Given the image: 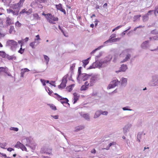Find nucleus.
Returning <instances> with one entry per match:
<instances>
[{"label": "nucleus", "instance_id": "774afa93", "mask_svg": "<svg viewBox=\"0 0 158 158\" xmlns=\"http://www.w3.org/2000/svg\"><path fill=\"white\" fill-rule=\"evenodd\" d=\"M91 152L92 153L95 154L96 153V151L95 149L94 148L91 151Z\"/></svg>", "mask_w": 158, "mask_h": 158}, {"label": "nucleus", "instance_id": "69168bd1", "mask_svg": "<svg viewBox=\"0 0 158 158\" xmlns=\"http://www.w3.org/2000/svg\"><path fill=\"white\" fill-rule=\"evenodd\" d=\"M49 13H48V14H45V13H42V15L44 16L45 18H46V19H47L48 16V15L49 14Z\"/></svg>", "mask_w": 158, "mask_h": 158}, {"label": "nucleus", "instance_id": "6e6552de", "mask_svg": "<svg viewBox=\"0 0 158 158\" xmlns=\"http://www.w3.org/2000/svg\"><path fill=\"white\" fill-rule=\"evenodd\" d=\"M6 43L7 45L10 46L11 48L13 50L16 48L17 44V42L14 40H8Z\"/></svg>", "mask_w": 158, "mask_h": 158}, {"label": "nucleus", "instance_id": "a18cd8bd", "mask_svg": "<svg viewBox=\"0 0 158 158\" xmlns=\"http://www.w3.org/2000/svg\"><path fill=\"white\" fill-rule=\"evenodd\" d=\"M6 54L4 52L0 51V56L4 58L5 57V55H6Z\"/></svg>", "mask_w": 158, "mask_h": 158}, {"label": "nucleus", "instance_id": "4c0bfd02", "mask_svg": "<svg viewBox=\"0 0 158 158\" xmlns=\"http://www.w3.org/2000/svg\"><path fill=\"white\" fill-rule=\"evenodd\" d=\"M10 12L12 13L14 15H18L19 14V12L18 11L16 10H15V11H14L13 10H10Z\"/></svg>", "mask_w": 158, "mask_h": 158}, {"label": "nucleus", "instance_id": "a19ab883", "mask_svg": "<svg viewBox=\"0 0 158 158\" xmlns=\"http://www.w3.org/2000/svg\"><path fill=\"white\" fill-rule=\"evenodd\" d=\"M75 64H76L75 63L73 64L70 67V69L71 72L72 73L73 72V69H74L75 67Z\"/></svg>", "mask_w": 158, "mask_h": 158}, {"label": "nucleus", "instance_id": "58836bf2", "mask_svg": "<svg viewBox=\"0 0 158 158\" xmlns=\"http://www.w3.org/2000/svg\"><path fill=\"white\" fill-rule=\"evenodd\" d=\"M116 37V35L115 34H113L110 36V40H119L118 38H115Z\"/></svg>", "mask_w": 158, "mask_h": 158}, {"label": "nucleus", "instance_id": "c756f323", "mask_svg": "<svg viewBox=\"0 0 158 158\" xmlns=\"http://www.w3.org/2000/svg\"><path fill=\"white\" fill-rule=\"evenodd\" d=\"M82 116L83 118L87 120H89V114H83L82 115Z\"/></svg>", "mask_w": 158, "mask_h": 158}, {"label": "nucleus", "instance_id": "f257e3e1", "mask_svg": "<svg viewBox=\"0 0 158 158\" xmlns=\"http://www.w3.org/2000/svg\"><path fill=\"white\" fill-rule=\"evenodd\" d=\"M131 51L130 49H125L122 52L119 56L120 57H124L126 56L125 58L121 61V63H123L128 60L131 57V55L129 53Z\"/></svg>", "mask_w": 158, "mask_h": 158}, {"label": "nucleus", "instance_id": "4be33fe9", "mask_svg": "<svg viewBox=\"0 0 158 158\" xmlns=\"http://www.w3.org/2000/svg\"><path fill=\"white\" fill-rule=\"evenodd\" d=\"M101 63L102 62H101L100 60L99 61H98V60H96L95 62L94 63V64L95 67H102V64Z\"/></svg>", "mask_w": 158, "mask_h": 158}, {"label": "nucleus", "instance_id": "bf43d9fd", "mask_svg": "<svg viewBox=\"0 0 158 158\" xmlns=\"http://www.w3.org/2000/svg\"><path fill=\"white\" fill-rule=\"evenodd\" d=\"M5 68L3 67H0V72H5Z\"/></svg>", "mask_w": 158, "mask_h": 158}, {"label": "nucleus", "instance_id": "603ef678", "mask_svg": "<svg viewBox=\"0 0 158 158\" xmlns=\"http://www.w3.org/2000/svg\"><path fill=\"white\" fill-rule=\"evenodd\" d=\"M102 52H100L99 53V54L96 56L95 58V60H98V59L102 55Z\"/></svg>", "mask_w": 158, "mask_h": 158}, {"label": "nucleus", "instance_id": "09e8293b", "mask_svg": "<svg viewBox=\"0 0 158 158\" xmlns=\"http://www.w3.org/2000/svg\"><path fill=\"white\" fill-rule=\"evenodd\" d=\"M74 96V98L77 99H78V98L79 96L78 95V94L76 93H75L73 94Z\"/></svg>", "mask_w": 158, "mask_h": 158}, {"label": "nucleus", "instance_id": "393cba45", "mask_svg": "<svg viewBox=\"0 0 158 158\" xmlns=\"http://www.w3.org/2000/svg\"><path fill=\"white\" fill-rule=\"evenodd\" d=\"M9 33L12 34H15V28L13 26H10V29L9 30Z\"/></svg>", "mask_w": 158, "mask_h": 158}, {"label": "nucleus", "instance_id": "8fccbe9b", "mask_svg": "<svg viewBox=\"0 0 158 158\" xmlns=\"http://www.w3.org/2000/svg\"><path fill=\"white\" fill-rule=\"evenodd\" d=\"M66 89L69 92L71 91L72 90V88L71 86L69 85V86H67L66 88Z\"/></svg>", "mask_w": 158, "mask_h": 158}, {"label": "nucleus", "instance_id": "3c124183", "mask_svg": "<svg viewBox=\"0 0 158 158\" xmlns=\"http://www.w3.org/2000/svg\"><path fill=\"white\" fill-rule=\"evenodd\" d=\"M101 114H103V115H107L108 114V112L106 111H102V110H101Z\"/></svg>", "mask_w": 158, "mask_h": 158}, {"label": "nucleus", "instance_id": "cd10ccee", "mask_svg": "<svg viewBox=\"0 0 158 158\" xmlns=\"http://www.w3.org/2000/svg\"><path fill=\"white\" fill-rule=\"evenodd\" d=\"M101 110H99L97 111L96 113H95L94 116V118H97L101 114Z\"/></svg>", "mask_w": 158, "mask_h": 158}, {"label": "nucleus", "instance_id": "de8ad7c7", "mask_svg": "<svg viewBox=\"0 0 158 158\" xmlns=\"http://www.w3.org/2000/svg\"><path fill=\"white\" fill-rule=\"evenodd\" d=\"M129 106H126L122 108L123 110H129V111H131L132 110V109H129Z\"/></svg>", "mask_w": 158, "mask_h": 158}, {"label": "nucleus", "instance_id": "49530a36", "mask_svg": "<svg viewBox=\"0 0 158 158\" xmlns=\"http://www.w3.org/2000/svg\"><path fill=\"white\" fill-rule=\"evenodd\" d=\"M21 25V23L19 21H17L15 23V27H20Z\"/></svg>", "mask_w": 158, "mask_h": 158}, {"label": "nucleus", "instance_id": "ea45409f", "mask_svg": "<svg viewBox=\"0 0 158 158\" xmlns=\"http://www.w3.org/2000/svg\"><path fill=\"white\" fill-rule=\"evenodd\" d=\"M82 69V67H80L78 68V76L77 77V79H78V77L80 76L82 74L81 73V69Z\"/></svg>", "mask_w": 158, "mask_h": 158}, {"label": "nucleus", "instance_id": "423d86ee", "mask_svg": "<svg viewBox=\"0 0 158 158\" xmlns=\"http://www.w3.org/2000/svg\"><path fill=\"white\" fill-rule=\"evenodd\" d=\"M47 20L49 23L52 24H55V21H57L58 20V18L56 17L54 15H52L51 14H49L48 16Z\"/></svg>", "mask_w": 158, "mask_h": 158}, {"label": "nucleus", "instance_id": "72a5a7b5", "mask_svg": "<svg viewBox=\"0 0 158 158\" xmlns=\"http://www.w3.org/2000/svg\"><path fill=\"white\" fill-rule=\"evenodd\" d=\"M103 47V46H101L99 47L98 48L95 49L93 50L91 53L90 54L91 55H92L96 51H97L98 50H99L101 48Z\"/></svg>", "mask_w": 158, "mask_h": 158}, {"label": "nucleus", "instance_id": "5701e85b", "mask_svg": "<svg viewBox=\"0 0 158 158\" xmlns=\"http://www.w3.org/2000/svg\"><path fill=\"white\" fill-rule=\"evenodd\" d=\"M4 58H7L9 60H12L13 59L15 60L16 59V57L15 56H10L7 54L5 55Z\"/></svg>", "mask_w": 158, "mask_h": 158}, {"label": "nucleus", "instance_id": "e2e57ef3", "mask_svg": "<svg viewBox=\"0 0 158 158\" xmlns=\"http://www.w3.org/2000/svg\"><path fill=\"white\" fill-rule=\"evenodd\" d=\"M95 67L93 65H91L88 68H87V69H94L95 68Z\"/></svg>", "mask_w": 158, "mask_h": 158}, {"label": "nucleus", "instance_id": "c85d7f7f", "mask_svg": "<svg viewBox=\"0 0 158 158\" xmlns=\"http://www.w3.org/2000/svg\"><path fill=\"white\" fill-rule=\"evenodd\" d=\"M44 57L45 60V61L46 62V64L47 65H48V64L49 58L48 56L44 55Z\"/></svg>", "mask_w": 158, "mask_h": 158}, {"label": "nucleus", "instance_id": "0e129e2a", "mask_svg": "<svg viewBox=\"0 0 158 158\" xmlns=\"http://www.w3.org/2000/svg\"><path fill=\"white\" fill-rule=\"evenodd\" d=\"M7 150L8 151L11 152L12 151H14V149L12 148H9L7 149Z\"/></svg>", "mask_w": 158, "mask_h": 158}, {"label": "nucleus", "instance_id": "ddd939ff", "mask_svg": "<svg viewBox=\"0 0 158 158\" xmlns=\"http://www.w3.org/2000/svg\"><path fill=\"white\" fill-rule=\"evenodd\" d=\"M145 134L143 133V132H139L137 135V140L139 142H140L141 140L144 137Z\"/></svg>", "mask_w": 158, "mask_h": 158}, {"label": "nucleus", "instance_id": "b1692460", "mask_svg": "<svg viewBox=\"0 0 158 158\" xmlns=\"http://www.w3.org/2000/svg\"><path fill=\"white\" fill-rule=\"evenodd\" d=\"M6 24L7 25H10L14 23V22L9 18H6Z\"/></svg>", "mask_w": 158, "mask_h": 158}, {"label": "nucleus", "instance_id": "4d7b16f0", "mask_svg": "<svg viewBox=\"0 0 158 158\" xmlns=\"http://www.w3.org/2000/svg\"><path fill=\"white\" fill-rule=\"evenodd\" d=\"M40 81L43 84V85L44 86H45L46 85L45 80L43 79H41Z\"/></svg>", "mask_w": 158, "mask_h": 158}, {"label": "nucleus", "instance_id": "20e7f679", "mask_svg": "<svg viewBox=\"0 0 158 158\" xmlns=\"http://www.w3.org/2000/svg\"><path fill=\"white\" fill-rule=\"evenodd\" d=\"M54 95H56V96L54 97L53 95H52V96L58 101H60L61 103L62 104L67 103L69 106L70 105L69 104L68 102L69 101L67 98H62L61 96L56 93H54Z\"/></svg>", "mask_w": 158, "mask_h": 158}, {"label": "nucleus", "instance_id": "052dcab7", "mask_svg": "<svg viewBox=\"0 0 158 158\" xmlns=\"http://www.w3.org/2000/svg\"><path fill=\"white\" fill-rule=\"evenodd\" d=\"M51 117H53L55 119H58V118L59 116L58 115H51Z\"/></svg>", "mask_w": 158, "mask_h": 158}, {"label": "nucleus", "instance_id": "13d9d810", "mask_svg": "<svg viewBox=\"0 0 158 158\" xmlns=\"http://www.w3.org/2000/svg\"><path fill=\"white\" fill-rule=\"evenodd\" d=\"M21 149L23 151H27V149L26 147L23 144V146H22Z\"/></svg>", "mask_w": 158, "mask_h": 158}, {"label": "nucleus", "instance_id": "338daca9", "mask_svg": "<svg viewBox=\"0 0 158 158\" xmlns=\"http://www.w3.org/2000/svg\"><path fill=\"white\" fill-rule=\"evenodd\" d=\"M37 1L40 3H43L45 2L46 0H37Z\"/></svg>", "mask_w": 158, "mask_h": 158}, {"label": "nucleus", "instance_id": "473e14b6", "mask_svg": "<svg viewBox=\"0 0 158 158\" xmlns=\"http://www.w3.org/2000/svg\"><path fill=\"white\" fill-rule=\"evenodd\" d=\"M33 15L34 17V19H35L38 20L40 19V17L37 13L34 14H33Z\"/></svg>", "mask_w": 158, "mask_h": 158}, {"label": "nucleus", "instance_id": "6e6d98bb", "mask_svg": "<svg viewBox=\"0 0 158 158\" xmlns=\"http://www.w3.org/2000/svg\"><path fill=\"white\" fill-rule=\"evenodd\" d=\"M21 71H23V72H24L25 73V72H28L30 71V70H29L27 68H25L23 69H22L21 70Z\"/></svg>", "mask_w": 158, "mask_h": 158}, {"label": "nucleus", "instance_id": "37998d69", "mask_svg": "<svg viewBox=\"0 0 158 158\" xmlns=\"http://www.w3.org/2000/svg\"><path fill=\"white\" fill-rule=\"evenodd\" d=\"M100 61L102 64V67L105 66L106 64L107 63V62L105 61V60L104 59V60H100Z\"/></svg>", "mask_w": 158, "mask_h": 158}, {"label": "nucleus", "instance_id": "2f4dec72", "mask_svg": "<svg viewBox=\"0 0 158 158\" xmlns=\"http://www.w3.org/2000/svg\"><path fill=\"white\" fill-rule=\"evenodd\" d=\"M23 145V144L19 141H18L17 142L15 146V147L16 148H21Z\"/></svg>", "mask_w": 158, "mask_h": 158}, {"label": "nucleus", "instance_id": "f8f14e48", "mask_svg": "<svg viewBox=\"0 0 158 158\" xmlns=\"http://www.w3.org/2000/svg\"><path fill=\"white\" fill-rule=\"evenodd\" d=\"M32 12V9L31 8L29 9L27 11V9L24 8L23 9L21 12H20V14H22L24 13H26L27 15H29Z\"/></svg>", "mask_w": 158, "mask_h": 158}, {"label": "nucleus", "instance_id": "9b49d317", "mask_svg": "<svg viewBox=\"0 0 158 158\" xmlns=\"http://www.w3.org/2000/svg\"><path fill=\"white\" fill-rule=\"evenodd\" d=\"M128 69L127 65L126 64H123L119 68L118 70L116 71V72L118 73L121 72H124Z\"/></svg>", "mask_w": 158, "mask_h": 158}, {"label": "nucleus", "instance_id": "412c9836", "mask_svg": "<svg viewBox=\"0 0 158 158\" xmlns=\"http://www.w3.org/2000/svg\"><path fill=\"white\" fill-rule=\"evenodd\" d=\"M121 84L122 86H125L127 85V79L126 78L122 77L121 79Z\"/></svg>", "mask_w": 158, "mask_h": 158}, {"label": "nucleus", "instance_id": "6ab92c4d", "mask_svg": "<svg viewBox=\"0 0 158 158\" xmlns=\"http://www.w3.org/2000/svg\"><path fill=\"white\" fill-rule=\"evenodd\" d=\"M81 75V79L83 81L86 80L89 77L91 76L90 75L87 74L86 73H82Z\"/></svg>", "mask_w": 158, "mask_h": 158}, {"label": "nucleus", "instance_id": "c03bdc74", "mask_svg": "<svg viewBox=\"0 0 158 158\" xmlns=\"http://www.w3.org/2000/svg\"><path fill=\"white\" fill-rule=\"evenodd\" d=\"M10 130L11 131H19V128L17 127H10Z\"/></svg>", "mask_w": 158, "mask_h": 158}, {"label": "nucleus", "instance_id": "7ed1b4c3", "mask_svg": "<svg viewBox=\"0 0 158 158\" xmlns=\"http://www.w3.org/2000/svg\"><path fill=\"white\" fill-rule=\"evenodd\" d=\"M25 0H20L17 3L11 4V7L13 9L19 11L20 8L23 6Z\"/></svg>", "mask_w": 158, "mask_h": 158}, {"label": "nucleus", "instance_id": "f3484780", "mask_svg": "<svg viewBox=\"0 0 158 158\" xmlns=\"http://www.w3.org/2000/svg\"><path fill=\"white\" fill-rule=\"evenodd\" d=\"M56 7L57 10H59L60 11L63 12L64 14H66V11L65 10L62 8V5L60 3L58 5H56Z\"/></svg>", "mask_w": 158, "mask_h": 158}, {"label": "nucleus", "instance_id": "79ce46f5", "mask_svg": "<svg viewBox=\"0 0 158 158\" xmlns=\"http://www.w3.org/2000/svg\"><path fill=\"white\" fill-rule=\"evenodd\" d=\"M88 87L87 86H86L84 85H83L81 87V91L85 90L88 88Z\"/></svg>", "mask_w": 158, "mask_h": 158}, {"label": "nucleus", "instance_id": "7c9ffc66", "mask_svg": "<svg viewBox=\"0 0 158 158\" xmlns=\"http://www.w3.org/2000/svg\"><path fill=\"white\" fill-rule=\"evenodd\" d=\"M112 58V56L111 55H109L108 56L106 57L105 58V61H107L108 63L110 62Z\"/></svg>", "mask_w": 158, "mask_h": 158}, {"label": "nucleus", "instance_id": "2eb2a0df", "mask_svg": "<svg viewBox=\"0 0 158 158\" xmlns=\"http://www.w3.org/2000/svg\"><path fill=\"white\" fill-rule=\"evenodd\" d=\"M150 46L149 45V41L146 40L144 41L141 44V47L143 49H146Z\"/></svg>", "mask_w": 158, "mask_h": 158}, {"label": "nucleus", "instance_id": "39448f33", "mask_svg": "<svg viewBox=\"0 0 158 158\" xmlns=\"http://www.w3.org/2000/svg\"><path fill=\"white\" fill-rule=\"evenodd\" d=\"M90 81V86H92L94 85L95 82L100 79V75L97 74L91 75Z\"/></svg>", "mask_w": 158, "mask_h": 158}, {"label": "nucleus", "instance_id": "f03ea898", "mask_svg": "<svg viewBox=\"0 0 158 158\" xmlns=\"http://www.w3.org/2000/svg\"><path fill=\"white\" fill-rule=\"evenodd\" d=\"M149 85L153 87H158V74H155L152 77V80L149 83Z\"/></svg>", "mask_w": 158, "mask_h": 158}, {"label": "nucleus", "instance_id": "aec40b11", "mask_svg": "<svg viewBox=\"0 0 158 158\" xmlns=\"http://www.w3.org/2000/svg\"><path fill=\"white\" fill-rule=\"evenodd\" d=\"M85 128V127L83 126H77L75 128L74 132H77L80 130L83 129Z\"/></svg>", "mask_w": 158, "mask_h": 158}, {"label": "nucleus", "instance_id": "864d4df0", "mask_svg": "<svg viewBox=\"0 0 158 158\" xmlns=\"http://www.w3.org/2000/svg\"><path fill=\"white\" fill-rule=\"evenodd\" d=\"M116 145V143L114 142H112L111 143H110L108 145H109V147H110L112 146H115Z\"/></svg>", "mask_w": 158, "mask_h": 158}, {"label": "nucleus", "instance_id": "e433bc0d", "mask_svg": "<svg viewBox=\"0 0 158 158\" xmlns=\"http://www.w3.org/2000/svg\"><path fill=\"white\" fill-rule=\"evenodd\" d=\"M48 105L50 108L52 110H56V107L53 104H49Z\"/></svg>", "mask_w": 158, "mask_h": 158}, {"label": "nucleus", "instance_id": "1a4fd4ad", "mask_svg": "<svg viewBox=\"0 0 158 158\" xmlns=\"http://www.w3.org/2000/svg\"><path fill=\"white\" fill-rule=\"evenodd\" d=\"M52 148L46 147H43L40 150V152L42 153H46L48 154H51Z\"/></svg>", "mask_w": 158, "mask_h": 158}, {"label": "nucleus", "instance_id": "c9c22d12", "mask_svg": "<svg viewBox=\"0 0 158 158\" xmlns=\"http://www.w3.org/2000/svg\"><path fill=\"white\" fill-rule=\"evenodd\" d=\"M7 143L5 142L3 143H1L0 142V147L3 149H5V147L7 145Z\"/></svg>", "mask_w": 158, "mask_h": 158}, {"label": "nucleus", "instance_id": "dca6fc26", "mask_svg": "<svg viewBox=\"0 0 158 158\" xmlns=\"http://www.w3.org/2000/svg\"><path fill=\"white\" fill-rule=\"evenodd\" d=\"M39 43V40H34V41L31 42L30 44V46L32 48H35Z\"/></svg>", "mask_w": 158, "mask_h": 158}, {"label": "nucleus", "instance_id": "a211bd4d", "mask_svg": "<svg viewBox=\"0 0 158 158\" xmlns=\"http://www.w3.org/2000/svg\"><path fill=\"white\" fill-rule=\"evenodd\" d=\"M116 40H107L104 43L103 47L104 46H108L111 45L113 42H116Z\"/></svg>", "mask_w": 158, "mask_h": 158}, {"label": "nucleus", "instance_id": "680f3d73", "mask_svg": "<svg viewBox=\"0 0 158 158\" xmlns=\"http://www.w3.org/2000/svg\"><path fill=\"white\" fill-rule=\"evenodd\" d=\"M141 16V15H136L134 16V18L135 19H137L139 18Z\"/></svg>", "mask_w": 158, "mask_h": 158}, {"label": "nucleus", "instance_id": "bb28decb", "mask_svg": "<svg viewBox=\"0 0 158 158\" xmlns=\"http://www.w3.org/2000/svg\"><path fill=\"white\" fill-rule=\"evenodd\" d=\"M45 89L48 92L49 94L50 95H51V94L53 93V91L50 89L48 87L45 86Z\"/></svg>", "mask_w": 158, "mask_h": 158}, {"label": "nucleus", "instance_id": "9d476101", "mask_svg": "<svg viewBox=\"0 0 158 158\" xmlns=\"http://www.w3.org/2000/svg\"><path fill=\"white\" fill-rule=\"evenodd\" d=\"M119 83L120 81L117 79H115L110 82V83L109 85L108 88H109V89L113 88L117 86Z\"/></svg>", "mask_w": 158, "mask_h": 158}, {"label": "nucleus", "instance_id": "5fc2aeb1", "mask_svg": "<svg viewBox=\"0 0 158 158\" xmlns=\"http://www.w3.org/2000/svg\"><path fill=\"white\" fill-rule=\"evenodd\" d=\"M5 36L4 34L2 33L0 31V39L4 38V37Z\"/></svg>", "mask_w": 158, "mask_h": 158}, {"label": "nucleus", "instance_id": "0eeeda50", "mask_svg": "<svg viewBox=\"0 0 158 158\" xmlns=\"http://www.w3.org/2000/svg\"><path fill=\"white\" fill-rule=\"evenodd\" d=\"M68 74L64 76L63 78L62 82L60 84L58 85V87L59 89L64 88L66 86V83L67 82V78L68 77Z\"/></svg>", "mask_w": 158, "mask_h": 158}, {"label": "nucleus", "instance_id": "4468645a", "mask_svg": "<svg viewBox=\"0 0 158 158\" xmlns=\"http://www.w3.org/2000/svg\"><path fill=\"white\" fill-rule=\"evenodd\" d=\"M131 126L132 125L131 124H128L124 127L123 128V132L124 134H126L127 132L129 131Z\"/></svg>", "mask_w": 158, "mask_h": 158}, {"label": "nucleus", "instance_id": "a878e982", "mask_svg": "<svg viewBox=\"0 0 158 158\" xmlns=\"http://www.w3.org/2000/svg\"><path fill=\"white\" fill-rule=\"evenodd\" d=\"M90 58V57H89L87 59L83 60L82 61L83 63V66L84 68H85L86 65H87L89 63V61H88V60H89Z\"/></svg>", "mask_w": 158, "mask_h": 158}, {"label": "nucleus", "instance_id": "f704fd0d", "mask_svg": "<svg viewBox=\"0 0 158 158\" xmlns=\"http://www.w3.org/2000/svg\"><path fill=\"white\" fill-rule=\"evenodd\" d=\"M22 45H23V44H21V45H20L21 48H20V49L18 51V52L20 53L21 54H22L23 53L24 50H25L24 48H23V49L22 48Z\"/></svg>", "mask_w": 158, "mask_h": 158}]
</instances>
